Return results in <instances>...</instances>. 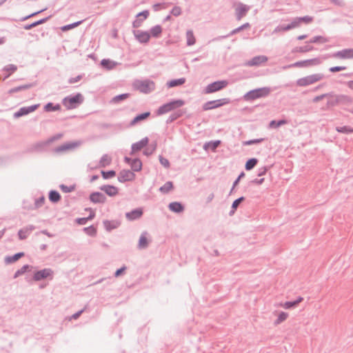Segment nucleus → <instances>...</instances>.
Segmentation results:
<instances>
[{
    "label": "nucleus",
    "instance_id": "obj_1",
    "mask_svg": "<svg viewBox=\"0 0 353 353\" xmlns=\"http://www.w3.org/2000/svg\"><path fill=\"white\" fill-rule=\"evenodd\" d=\"M271 92L269 87H263L252 90L243 95V99L246 101H253L260 98L268 97Z\"/></svg>",
    "mask_w": 353,
    "mask_h": 353
},
{
    "label": "nucleus",
    "instance_id": "obj_2",
    "mask_svg": "<svg viewBox=\"0 0 353 353\" xmlns=\"http://www.w3.org/2000/svg\"><path fill=\"white\" fill-rule=\"evenodd\" d=\"M185 104V101L182 99L173 100L167 103L161 105L157 111L158 115H161L168 113L172 110H174L178 108L182 107Z\"/></svg>",
    "mask_w": 353,
    "mask_h": 353
},
{
    "label": "nucleus",
    "instance_id": "obj_3",
    "mask_svg": "<svg viewBox=\"0 0 353 353\" xmlns=\"http://www.w3.org/2000/svg\"><path fill=\"white\" fill-rule=\"evenodd\" d=\"M324 79V75L321 73L313 74L311 75L306 76L305 77L299 79L296 81V84L301 87H305L312 84H314Z\"/></svg>",
    "mask_w": 353,
    "mask_h": 353
},
{
    "label": "nucleus",
    "instance_id": "obj_4",
    "mask_svg": "<svg viewBox=\"0 0 353 353\" xmlns=\"http://www.w3.org/2000/svg\"><path fill=\"white\" fill-rule=\"evenodd\" d=\"M83 101L81 94L78 93L74 96L65 97L62 100L63 105L68 110L76 108Z\"/></svg>",
    "mask_w": 353,
    "mask_h": 353
},
{
    "label": "nucleus",
    "instance_id": "obj_5",
    "mask_svg": "<svg viewBox=\"0 0 353 353\" xmlns=\"http://www.w3.org/2000/svg\"><path fill=\"white\" fill-rule=\"evenodd\" d=\"M54 277V271L51 268H44L41 270L36 271L34 273L32 279L34 281H40L41 280L49 278L52 280Z\"/></svg>",
    "mask_w": 353,
    "mask_h": 353
},
{
    "label": "nucleus",
    "instance_id": "obj_6",
    "mask_svg": "<svg viewBox=\"0 0 353 353\" xmlns=\"http://www.w3.org/2000/svg\"><path fill=\"white\" fill-rule=\"evenodd\" d=\"M134 87L143 93H149L154 89V83L150 80L137 81L134 83Z\"/></svg>",
    "mask_w": 353,
    "mask_h": 353
},
{
    "label": "nucleus",
    "instance_id": "obj_7",
    "mask_svg": "<svg viewBox=\"0 0 353 353\" xmlns=\"http://www.w3.org/2000/svg\"><path fill=\"white\" fill-rule=\"evenodd\" d=\"M228 84V82L226 80L214 81L205 87V92L209 94L217 92L225 88Z\"/></svg>",
    "mask_w": 353,
    "mask_h": 353
},
{
    "label": "nucleus",
    "instance_id": "obj_8",
    "mask_svg": "<svg viewBox=\"0 0 353 353\" xmlns=\"http://www.w3.org/2000/svg\"><path fill=\"white\" fill-rule=\"evenodd\" d=\"M230 103V99L228 98L220 99L214 101H210L205 103L203 105V110H212L216 108H219L223 105Z\"/></svg>",
    "mask_w": 353,
    "mask_h": 353
},
{
    "label": "nucleus",
    "instance_id": "obj_9",
    "mask_svg": "<svg viewBox=\"0 0 353 353\" xmlns=\"http://www.w3.org/2000/svg\"><path fill=\"white\" fill-rule=\"evenodd\" d=\"M45 200H23L22 207L27 210H33L42 207Z\"/></svg>",
    "mask_w": 353,
    "mask_h": 353
},
{
    "label": "nucleus",
    "instance_id": "obj_10",
    "mask_svg": "<svg viewBox=\"0 0 353 353\" xmlns=\"http://www.w3.org/2000/svg\"><path fill=\"white\" fill-rule=\"evenodd\" d=\"M321 63V60L320 58H314L312 59H307L304 61H300L295 62L290 65L288 66V68L290 67H308L310 65H319Z\"/></svg>",
    "mask_w": 353,
    "mask_h": 353
},
{
    "label": "nucleus",
    "instance_id": "obj_11",
    "mask_svg": "<svg viewBox=\"0 0 353 353\" xmlns=\"http://www.w3.org/2000/svg\"><path fill=\"white\" fill-rule=\"evenodd\" d=\"M250 6L242 3H239L235 8L236 20L240 21L243 17H244L250 10Z\"/></svg>",
    "mask_w": 353,
    "mask_h": 353
},
{
    "label": "nucleus",
    "instance_id": "obj_12",
    "mask_svg": "<svg viewBox=\"0 0 353 353\" xmlns=\"http://www.w3.org/2000/svg\"><path fill=\"white\" fill-rule=\"evenodd\" d=\"M39 106V104H35L28 107H22L17 112H14V117L19 118L22 116L26 115L36 110Z\"/></svg>",
    "mask_w": 353,
    "mask_h": 353
},
{
    "label": "nucleus",
    "instance_id": "obj_13",
    "mask_svg": "<svg viewBox=\"0 0 353 353\" xmlns=\"http://www.w3.org/2000/svg\"><path fill=\"white\" fill-rule=\"evenodd\" d=\"M133 34L135 38L142 43H146L150 39V34L147 31H143L140 30H134Z\"/></svg>",
    "mask_w": 353,
    "mask_h": 353
},
{
    "label": "nucleus",
    "instance_id": "obj_14",
    "mask_svg": "<svg viewBox=\"0 0 353 353\" xmlns=\"http://www.w3.org/2000/svg\"><path fill=\"white\" fill-rule=\"evenodd\" d=\"M143 214V210L142 208H135L130 212L125 213V217L128 221H135L142 216Z\"/></svg>",
    "mask_w": 353,
    "mask_h": 353
},
{
    "label": "nucleus",
    "instance_id": "obj_15",
    "mask_svg": "<svg viewBox=\"0 0 353 353\" xmlns=\"http://www.w3.org/2000/svg\"><path fill=\"white\" fill-rule=\"evenodd\" d=\"M314 20L312 17L306 15L301 17H295L292 20V25L294 28L299 27L301 23L309 24Z\"/></svg>",
    "mask_w": 353,
    "mask_h": 353
},
{
    "label": "nucleus",
    "instance_id": "obj_16",
    "mask_svg": "<svg viewBox=\"0 0 353 353\" xmlns=\"http://www.w3.org/2000/svg\"><path fill=\"white\" fill-rule=\"evenodd\" d=\"M135 174L134 172L129 170H121L118 176V180L120 182L130 181L134 179Z\"/></svg>",
    "mask_w": 353,
    "mask_h": 353
},
{
    "label": "nucleus",
    "instance_id": "obj_17",
    "mask_svg": "<svg viewBox=\"0 0 353 353\" xmlns=\"http://www.w3.org/2000/svg\"><path fill=\"white\" fill-rule=\"evenodd\" d=\"M79 145V143L77 142H69L63 143L54 149V152L56 153H61L72 149H74Z\"/></svg>",
    "mask_w": 353,
    "mask_h": 353
},
{
    "label": "nucleus",
    "instance_id": "obj_18",
    "mask_svg": "<svg viewBox=\"0 0 353 353\" xmlns=\"http://www.w3.org/2000/svg\"><path fill=\"white\" fill-rule=\"evenodd\" d=\"M149 142V139L148 137H144L141 140L138 142L133 143L131 146V154H133L134 152L140 151L144 147H145Z\"/></svg>",
    "mask_w": 353,
    "mask_h": 353
},
{
    "label": "nucleus",
    "instance_id": "obj_19",
    "mask_svg": "<svg viewBox=\"0 0 353 353\" xmlns=\"http://www.w3.org/2000/svg\"><path fill=\"white\" fill-rule=\"evenodd\" d=\"M332 57L339 59H352L353 49H343L333 54Z\"/></svg>",
    "mask_w": 353,
    "mask_h": 353
},
{
    "label": "nucleus",
    "instance_id": "obj_20",
    "mask_svg": "<svg viewBox=\"0 0 353 353\" xmlns=\"http://www.w3.org/2000/svg\"><path fill=\"white\" fill-rule=\"evenodd\" d=\"M103 225L107 232H111L112 230L118 228L121 225V222L118 220H103Z\"/></svg>",
    "mask_w": 353,
    "mask_h": 353
},
{
    "label": "nucleus",
    "instance_id": "obj_21",
    "mask_svg": "<svg viewBox=\"0 0 353 353\" xmlns=\"http://www.w3.org/2000/svg\"><path fill=\"white\" fill-rule=\"evenodd\" d=\"M85 210L89 211L90 214L87 217L77 218L75 222L79 225H85L88 221L92 220L95 216V212L92 208H86Z\"/></svg>",
    "mask_w": 353,
    "mask_h": 353
},
{
    "label": "nucleus",
    "instance_id": "obj_22",
    "mask_svg": "<svg viewBox=\"0 0 353 353\" xmlns=\"http://www.w3.org/2000/svg\"><path fill=\"white\" fill-rule=\"evenodd\" d=\"M149 16L148 10H143L137 14V17L139 18L136 19L132 23V26L134 28H137L141 26L142 21L148 18Z\"/></svg>",
    "mask_w": 353,
    "mask_h": 353
},
{
    "label": "nucleus",
    "instance_id": "obj_23",
    "mask_svg": "<svg viewBox=\"0 0 353 353\" xmlns=\"http://www.w3.org/2000/svg\"><path fill=\"white\" fill-rule=\"evenodd\" d=\"M168 208L171 212L179 214L184 211L185 206L181 202L174 201L168 205Z\"/></svg>",
    "mask_w": 353,
    "mask_h": 353
},
{
    "label": "nucleus",
    "instance_id": "obj_24",
    "mask_svg": "<svg viewBox=\"0 0 353 353\" xmlns=\"http://www.w3.org/2000/svg\"><path fill=\"white\" fill-rule=\"evenodd\" d=\"M268 61V57L264 55H259L254 57L250 61H248V65L254 66L259 65L262 63H265Z\"/></svg>",
    "mask_w": 353,
    "mask_h": 353
},
{
    "label": "nucleus",
    "instance_id": "obj_25",
    "mask_svg": "<svg viewBox=\"0 0 353 353\" xmlns=\"http://www.w3.org/2000/svg\"><path fill=\"white\" fill-rule=\"evenodd\" d=\"M25 255L23 252H17L12 256L8 255L4 258V263L6 265L13 263Z\"/></svg>",
    "mask_w": 353,
    "mask_h": 353
},
{
    "label": "nucleus",
    "instance_id": "obj_26",
    "mask_svg": "<svg viewBox=\"0 0 353 353\" xmlns=\"http://www.w3.org/2000/svg\"><path fill=\"white\" fill-rule=\"evenodd\" d=\"M34 228L35 227L34 225H30L28 227L19 230L18 232L19 239L20 240L26 239Z\"/></svg>",
    "mask_w": 353,
    "mask_h": 353
},
{
    "label": "nucleus",
    "instance_id": "obj_27",
    "mask_svg": "<svg viewBox=\"0 0 353 353\" xmlns=\"http://www.w3.org/2000/svg\"><path fill=\"white\" fill-rule=\"evenodd\" d=\"M100 189L105 192L110 196H115L118 192V189L115 186L105 185L100 188Z\"/></svg>",
    "mask_w": 353,
    "mask_h": 353
},
{
    "label": "nucleus",
    "instance_id": "obj_28",
    "mask_svg": "<svg viewBox=\"0 0 353 353\" xmlns=\"http://www.w3.org/2000/svg\"><path fill=\"white\" fill-rule=\"evenodd\" d=\"M148 233L146 231H144L141 233L139 239L138 247L139 249H145L148 246V241L147 239Z\"/></svg>",
    "mask_w": 353,
    "mask_h": 353
},
{
    "label": "nucleus",
    "instance_id": "obj_29",
    "mask_svg": "<svg viewBox=\"0 0 353 353\" xmlns=\"http://www.w3.org/2000/svg\"><path fill=\"white\" fill-rule=\"evenodd\" d=\"M329 95H327V107H334L337 105H339L338 99H337V94H334L332 92L327 93Z\"/></svg>",
    "mask_w": 353,
    "mask_h": 353
},
{
    "label": "nucleus",
    "instance_id": "obj_30",
    "mask_svg": "<svg viewBox=\"0 0 353 353\" xmlns=\"http://www.w3.org/2000/svg\"><path fill=\"white\" fill-rule=\"evenodd\" d=\"M339 104H350L352 103L353 99L348 95L337 94Z\"/></svg>",
    "mask_w": 353,
    "mask_h": 353
},
{
    "label": "nucleus",
    "instance_id": "obj_31",
    "mask_svg": "<svg viewBox=\"0 0 353 353\" xmlns=\"http://www.w3.org/2000/svg\"><path fill=\"white\" fill-rule=\"evenodd\" d=\"M303 300V298L301 296H299L296 300L292 301H286L283 304V307L285 309H291L296 307L299 303H301Z\"/></svg>",
    "mask_w": 353,
    "mask_h": 353
},
{
    "label": "nucleus",
    "instance_id": "obj_32",
    "mask_svg": "<svg viewBox=\"0 0 353 353\" xmlns=\"http://www.w3.org/2000/svg\"><path fill=\"white\" fill-rule=\"evenodd\" d=\"M294 28L292 25V23L291 22L290 23H289L288 25H280V26H276L274 28V30H273V33H277L279 32H285V31H288V30L294 29Z\"/></svg>",
    "mask_w": 353,
    "mask_h": 353
},
{
    "label": "nucleus",
    "instance_id": "obj_33",
    "mask_svg": "<svg viewBox=\"0 0 353 353\" xmlns=\"http://www.w3.org/2000/svg\"><path fill=\"white\" fill-rule=\"evenodd\" d=\"M50 17H46V18H43V19H41L40 20H38L37 21H34L30 24H27V25H25L23 28L26 30H30L39 25H41V24H43L45 22H46L48 19H49Z\"/></svg>",
    "mask_w": 353,
    "mask_h": 353
},
{
    "label": "nucleus",
    "instance_id": "obj_34",
    "mask_svg": "<svg viewBox=\"0 0 353 353\" xmlns=\"http://www.w3.org/2000/svg\"><path fill=\"white\" fill-rule=\"evenodd\" d=\"M150 115V112H144V113H142V114H140L139 115H137V117H135L130 122V125H135L136 123H137L138 122L142 121V120H144L145 119H147L149 116Z\"/></svg>",
    "mask_w": 353,
    "mask_h": 353
},
{
    "label": "nucleus",
    "instance_id": "obj_35",
    "mask_svg": "<svg viewBox=\"0 0 353 353\" xmlns=\"http://www.w3.org/2000/svg\"><path fill=\"white\" fill-rule=\"evenodd\" d=\"M32 86H33V85L32 83L19 85V86H17V87H15V88H11L10 90H9L8 93L11 94L18 92H20L22 90H28V89L32 88Z\"/></svg>",
    "mask_w": 353,
    "mask_h": 353
},
{
    "label": "nucleus",
    "instance_id": "obj_36",
    "mask_svg": "<svg viewBox=\"0 0 353 353\" xmlns=\"http://www.w3.org/2000/svg\"><path fill=\"white\" fill-rule=\"evenodd\" d=\"M130 166L132 171L139 172L141 170L142 163L139 159H132Z\"/></svg>",
    "mask_w": 353,
    "mask_h": 353
},
{
    "label": "nucleus",
    "instance_id": "obj_37",
    "mask_svg": "<svg viewBox=\"0 0 353 353\" xmlns=\"http://www.w3.org/2000/svg\"><path fill=\"white\" fill-rule=\"evenodd\" d=\"M183 114V112L181 110H179L176 112H174L169 116L168 119H167V121H166L167 123H170L174 121L177 119L181 117Z\"/></svg>",
    "mask_w": 353,
    "mask_h": 353
},
{
    "label": "nucleus",
    "instance_id": "obj_38",
    "mask_svg": "<svg viewBox=\"0 0 353 353\" xmlns=\"http://www.w3.org/2000/svg\"><path fill=\"white\" fill-rule=\"evenodd\" d=\"M112 158L107 154H103L99 161L100 167L105 168L111 163Z\"/></svg>",
    "mask_w": 353,
    "mask_h": 353
},
{
    "label": "nucleus",
    "instance_id": "obj_39",
    "mask_svg": "<svg viewBox=\"0 0 353 353\" xmlns=\"http://www.w3.org/2000/svg\"><path fill=\"white\" fill-rule=\"evenodd\" d=\"M185 82V78H180L178 79H173L167 83L168 88H173L175 86L183 85Z\"/></svg>",
    "mask_w": 353,
    "mask_h": 353
},
{
    "label": "nucleus",
    "instance_id": "obj_40",
    "mask_svg": "<svg viewBox=\"0 0 353 353\" xmlns=\"http://www.w3.org/2000/svg\"><path fill=\"white\" fill-rule=\"evenodd\" d=\"M61 110V105L59 104L54 105L52 103H48L44 106V110L46 112L58 111Z\"/></svg>",
    "mask_w": 353,
    "mask_h": 353
},
{
    "label": "nucleus",
    "instance_id": "obj_41",
    "mask_svg": "<svg viewBox=\"0 0 353 353\" xmlns=\"http://www.w3.org/2000/svg\"><path fill=\"white\" fill-rule=\"evenodd\" d=\"M186 39H187V45L188 46H192L195 43L196 39L194 36L193 31L191 30H189L186 32Z\"/></svg>",
    "mask_w": 353,
    "mask_h": 353
},
{
    "label": "nucleus",
    "instance_id": "obj_42",
    "mask_svg": "<svg viewBox=\"0 0 353 353\" xmlns=\"http://www.w3.org/2000/svg\"><path fill=\"white\" fill-rule=\"evenodd\" d=\"M288 121L285 119H281L279 121L272 120L269 123V127L271 128H276L283 125L287 124Z\"/></svg>",
    "mask_w": 353,
    "mask_h": 353
},
{
    "label": "nucleus",
    "instance_id": "obj_43",
    "mask_svg": "<svg viewBox=\"0 0 353 353\" xmlns=\"http://www.w3.org/2000/svg\"><path fill=\"white\" fill-rule=\"evenodd\" d=\"M83 230L90 236H95L97 232V228L93 225L84 228Z\"/></svg>",
    "mask_w": 353,
    "mask_h": 353
},
{
    "label": "nucleus",
    "instance_id": "obj_44",
    "mask_svg": "<svg viewBox=\"0 0 353 353\" xmlns=\"http://www.w3.org/2000/svg\"><path fill=\"white\" fill-rule=\"evenodd\" d=\"M30 268L31 266L28 264L23 265L20 269L15 272V273L13 275V278L17 279L19 276L25 274L26 271L28 270Z\"/></svg>",
    "mask_w": 353,
    "mask_h": 353
},
{
    "label": "nucleus",
    "instance_id": "obj_45",
    "mask_svg": "<svg viewBox=\"0 0 353 353\" xmlns=\"http://www.w3.org/2000/svg\"><path fill=\"white\" fill-rule=\"evenodd\" d=\"M162 32V28L159 25L154 26L150 29V36L159 37Z\"/></svg>",
    "mask_w": 353,
    "mask_h": 353
},
{
    "label": "nucleus",
    "instance_id": "obj_46",
    "mask_svg": "<svg viewBox=\"0 0 353 353\" xmlns=\"http://www.w3.org/2000/svg\"><path fill=\"white\" fill-rule=\"evenodd\" d=\"M288 313H286L285 312H281L279 314L277 319L274 321V325H279L280 323H281L282 322L285 321L286 319L288 318Z\"/></svg>",
    "mask_w": 353,
    "mask_h": 353
},
{
    "label": "nucleus",
    "instance_id": "obj_47",
    "mask_svg": "<svg viewBox=\"0 0 353 353\" xmlns=\"http://www.w3.org/2000/svg\"><path fill=\"white\" fill-rule=\"evenodd\" d=\"M336 130L339 132L343 134L353 133V128L350 126H339L336 128Z\"/></svg>",
    "mask_w": 353,
    "mask_h": 353
},
{
    "label": "nucleus",
    "instance_id": "obj_48",
    "mask_svg": "<svg viewBox=\"0 0 353 353\" xmlns=\"http://www.w3.org/2000/svg\"><path fill=\"white\" fill-rule=\"evenodd\" d=\"M173 188V184L171 181L166 182L163 186L159 188L160 192L163 193H168Z\"/></svg>",
    "mask_w": 353,
    "mask_h": 353
},
{
    "label": "nucleus",
    "instance_id": "obj_49",
    "mask_svg": "<svg viewBox=\"0 0 353 353\" xmlns=\"http://www.w3.org/2000/svg\"><path fill=\"white\" fill-rule=\"evenodd\" d=\"M101 64L103 67H104L108 70L112 69L116 65V63L114 62H113L109 59L101 60Z\"/></svg>",
    "mask_w": 353,
    "mask_h": 353
},
{
    "label": "nucleus",
    "instance_id": "obj_50",
    "mask_svg": "<svg viewBox=\"0 0 353 353\" xmlns=\"http://www.w3.org/2000/svg\"><path fill=\"white\" fill-rule=\"evenodd\" d=\"M328 41V39L327 38H325L322 36H315L312 39L310 40V41H307V43H326Z\"/></svg>",
    "mask_w": 353,
    "mask_h": 353
},
{
    "label": "nucleus",
    "instance_id": "obj_51",
    "mask_svg": "<svg viewBox=\"0 0 353 353\" xmlns=\"http://www.w3.org/2000/svg\"><path fill=\"white\" fill-rule=\"evenodd\" d=\"M257 162H258V160L255 158L249 159L245 163V170H252L256 165Z\"/></svg>",
    "mask_w": 353,
    "mask_h": 353
},
{
    "label": "nucleus",
    "instance_id": "obj_52",
    "mask_svg": "<svg viewBox=\"0 0 353 353\" xmlns=\"http://www.w3.org/2000/svg\"><path fill=\"white\" fill-rule=\"evenodd\" d=\"M129 96H130V94H128V93L121 94L115 96L112 99V102H113L114 103H119L122 100L126 99L127 98L129 97Z\"/></svg>",
    "mask_w": 353,
    "mask_h": 353
},
{
    "label": "nucleus",
    "instance_id": "obj_53",
    "mask_svg": "<svg viewBox=\"0 0 353 353\" xmlns=\"http://www.w3.org/2000/svg\"><path fill=\"white\" fill-rule=\"evenodd\" d=\"M243 200H234L232 206H231V210L229 212V215L232 216L235 211L236 210L239 205L241 203V202Z\"/></svg>",
    "mask_w": 353,
    "mask_h": 353
},
{
    "label": "nucleus",
    "instance_id": "obj_54",
    "mask_svg": "<svg viewBox=\"0 0 353 353\" xmlns=\"http://www.w3.org/2000/svg\"><path fill=\"white\" fill-rule=\"evenodd\" d=\"M313 49H314V48L312 46L307 45V46L296 48V49L294 50V52L303 53V52L312 51Z\"/></svg>",
    "mask_w": 353,
    "mask_h": 353
},
{
    "label": "nucleus",
    "instance_id": "obj_55",
    "mask_svg": "<svg viewBox=\"0 0 353 353\" xmlns=\"http://www.w3.org/2000/svg\"><path fill=\"white\" fill-rule=\"evenodd\" d=\"M59 188L63 192L68 193L71 192L75 190V185L68 186L64 184H61Z\"/></svg>",
    "mask_w": 353,
    "mask_h": 353
},
{
    "label": "nucleus",
    "instance_id": "obj_56",
    "mask_svg": "<svg viewBox=\"0 0 353 353\" xmlns=\"http://www.w3.org/2000/svg\"><path fill=\"white\" fill-rule=\"evenodd\" d=\"M83 20H81V21H77V22H74V23L69 24V25L64 26L61 28V30L63 31H67L68 30H70L72 28L77 27L78 26L81 24L83 23Z\"/></svg>",
    "mask_w": 353,
    "mask_h": 353
},
{
    "label": "nucleus",
    "instance_id": "obj_57",
    "mask_svg": "<svg viewBox=\"0 0 353 353\" xmlns=\"http://www.w3.org/2000/svg\"><path fill=\"white\" fill-rule=\"evenodd\" d=\"M250 27V25L249 23H245L244 24H243L242 26L234 29L231 32H230V35H233V34H235L238 32H239L240 31L243 30H245V29H247L248 28Z\"/></svg>",
    "mask_w": 353,
    "mask_h": 353
},
{
    "label": "nucleus",
    "instance_id": "obj_58",
    "mask_svg": "<svg viewBox=\"0 0 353 353\" xmlns=\"http://www.w3.org/2000/svg\"><path fill=\"white\" fill-rule=\"evenodd\" d=\"M63 134L62 133H58L54 134V136L50 137L45 143V144H50L55 141H57L63 137Z\"/></svg>",
    "mask_w": 353,
    "mask_h": 353
},
{
    "label": "nucleus",
    "instance_id": "obj_59",
    "mask_svg": "<svg viewBox=\"0 0 353 353\" xmlns=\"http://www.w3.org/2000/svg\"><path fill=\"white\" fill-rule=\"evenodd\" d=\"M101 174L105 179L112 178L115 176L116 172L114 170L101 171Z\"/></svg>",
    "mask_w": 353,
    "mask_h": 353
},
{
    "label": "nucleus",
    "instance_id": "obj_60",
    "mask_svg": "<svg viewBox=\"0 0 353 353\" xmlns=\"http://www.w3.org/2000/svg\"><path fill=\"white\" fill-rule=\"evenodd\" d=\"M4 70L9 72V74L6 77V78H7L10 75L11 73L15 72L17 70V67L14 64H9L4 68Z\"/></svg>",
    "mask_w": 353,
    "mask_h": 353
},
{
    "label": "nucleus",
    "instance_id": "obj_61",
    "mask_svg": "<svg viewBox=\"0 0 353 353\" xmlns=\"http://www.w3.org/2000/svg\"><path fill=\"white\" fill-rule=\"evenodd\" d=\"M156 148H157V143H155L152 147H148L144 151H143V154L146 156H149L150 154H152L156 150Z\"/></svg>",
    "mask_w": 353,
    "mask_h": 353
},
{
    "label": "nucleus",
    "instance_id": "obj_62",
    "mask_svg": "<svg viewBox=\"0 0 353 353\" xmlns=\"http://www.w3.org/2000/svg\"><path fill=\"white\" fill-rule=\"evenodd\" d=\"M263 141V139H252L249 141H244L243 144L244 145H250L252 144H256L262 142Z\"/></svg>",
    "mask_w": 353,
    "mask_h": 353
},
{
    "label": "nucleus",
    "instance_id": "obj_63",
    "mask_svg": "<svg viewBox=\"0 0 353 353\" xmlns=\"http://www.w3.org/2000/svg\"><path fill=\"white\" fill-rule=\"evenodd\" d=\"M170 12L174 17H178L181 14V8L179 6H174Z\"/></svg>",
    "mask_w": 353,
    "mask_h": 353
},
{
    "label": "nucleus",
    "instance_id": "obj_64",
    "mask_svg": "<svg viewBox=\"0 0 353 353\" xmlns=\"http://www.w3.org/2000/svg\"><path fill=\"white\" fill-rule=\"evenodd\" d=\"M159 161L161 164L165 168H168L170 167L169 161L167 159L163 157L162 156H159Z\"/></svg>",
    "mask_w": 353,
    "mask_h": 353
}]
</instances>
